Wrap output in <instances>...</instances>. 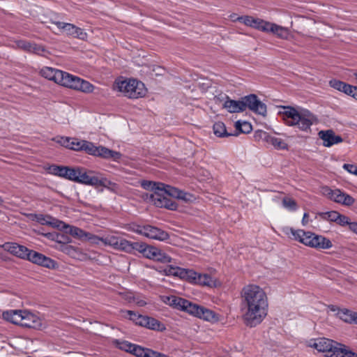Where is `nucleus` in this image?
<instances>
[{
    "label": "nucleus",
    "instance_id": "1",
    "mask_svg": "<svg viewBox=\"0 0 357 357\" xmlns=\"http://www.w3.org/2000/svg\"><path fill=\"white\" fill-rule=\"evenodd\" d=\"M241 305L244 324L250 328L260 324L268 314V297L264 290L258 285L250 284L241 290Z\"/></svg>",
    "mask_w": 357,
    "mask_h": 357
},
{
    "label": "nucleus",
    "instance_id": "2",
    "mask_svg": "<svg viewBox=\"0 0 357 357\" xmlns=\"http://www.w3.org/2000/svg\"><path fill=\"white\" fill-rule=\"evenodd\" d=\"M41 76L55 83L84 93H91L94 86L80 77L50 67H43L40 72Z\"/></svg>",
    "mask_w": 357,
    "mask_h": 357
},
{
    "label": "nucleus",
    "instance_id": "3",
    "mask_svg": "<svg viewBox=\"0 0 357 357\" xmlns=\"http://www.w3.org/2000/svg\"><path fill=\"white\" fill-rule=\"evenodd\" d=\"M283 111L280 112L287 126H295L300 130L307 132L315 121L314 116L309 111L299 112L295 108L287 106L282 107Z\"/></svg>",
    "mask_w": 357,
    "mask_h": 357
},
{
    "label": "nucleus",
    "instance_id": "4",
    "mask_svg": "<svg viewBox=\"0 0 357 357\" xmlns=\"http://www.w3.org/2000/svg\"><path fill=\"white\" fill-rule=\"evenodd\" d=\"M311 347L324 353L326 357H357V354L347 349L345 345L325 337L314 340Z\"/></svg>",
    "mask_w": 357,
    "mask_h": 357
},
{
    "label": "nucleus",
    "instance_id": "5",
    "mask_svg": "<svg viewBox=\"0 0 357 357\" xmlns=\"http://www.w3.org/2000/svg\"><path fill=\"white\" fill-rule=\"evenodd\" d=\"M114 89L129 98H139L144 96L146 89L144 84L135 79H117L114 82Z\"/></svg>",
    "mask_w": 357,
    "mask_h": 357
},
{
    "label": "nucleus",
    "instance_id": "6",
    "mask_svg": "<svg viewBox=\"0 0 357 357\" xmlns=\"http://www.w3.org/2000/svg\"><path fill=\"white\" fill-rule=\"evenodd\" d=\"M179 278L192 284L213 287L215 281L208 274H202L193 269L181 268Z\"/></svg>",
    "mask_w": 357,
    "mask_h": 357
},
{
    "label": "nucleus",
    "instance_id": "7",
    "mask_svg": "<svg viewBox=\"0 0 357 357\" xmlns=\"http://www.w3.org/2000/svg\"><path fill=\"white\" fill-rule=\"evenodd\" d=\"M165 302L177 310L187 312L195 317H197L201 306L185 298L175 296H167Z\"/></svg>",
    "mask_w": 357,
    "mask_h": 357
},
{
    "label": "nucleus",
    "instance_id": "8",
    "mask_svg": "<svg viewBox=\"0 0 357 357\" xmlns=\"http://www.w3.org/2000/svg\"><path fill=\"white\" fill-rule=\"evenodd\" d=\"M322 190L323 194L331 201L343 206H350L355 202L354 197L340 189H331L326 186Z\"/></svg>",
    "mask_w": 357,
    "mask_h": 357
},
{
    "label": "nucleus",
    "instance_id": "9",
    "mask_svg": "<svg viewBox=\"0 0 357 357\" xmlns=\"http://www.w3.org/2000/svg\"><path fill=\"white\" fill-rule=\"evenodd\" d=\"M89 150V155L100 157L104 159H112L114 161L117 162L121 158V153L120 152L111 150L105 146H96L93 143L91 144Z\"/></svg>",
    "mask_w": 357,
    "mask_h": 357
},
{
    "label": "nucleus",
    "instance_id": "10",
    "mask_svg": "<svg viewBox=\"0 0 357 357\" xmlns=\"http://www.w3.org/2000/svg\"><path fill=\"white\" fill-rule=\"evenodd\" d=\"M242 100L245 105V110L248 108L252 112L262 116L266 114V105L260 101L256 95L246 96Z\"/></svg>",
    "mask_w": 357,
    "mask_h": 357
},
{
    "label": "nucleus",
    "instance_id": "11",
    "mask_svg": "<svg viewBox=\"0 0 357 357\" xmlns=\"http://www.w3.org/2000/svg\"><path fill=\"white\" fill-rule=\"evenodd\" d=\"M255 137L259 140H262L263 142H267L268 144L272 145L277 150H285L288 149V145L284 140L281 138L272 136L266 131H256Z\"/></svg>",
    "mask_w": 357,
    "mask_h": 357
},
{
    "label": "nucleus",
    "instance_id": "12",
    "mask_svg": "<svg viewBox=\"0 0 357 357\" xmlns=\"http://www.w3.org/2000/svg\"><path fill=\"white\" fill-rule=\"evenodd\" d=\"M283 231L288 236L291 234L294 240L298 241L305 245L312 247V237L314 233L305 231L303 229H294L289 227L284 228Z\"/></svg>",
    "mask_w": 357,
    "mask_h": 357
},
{
    "label": "nucleus",
    "instance_id": "13",
    "mask_svg": "<svg viewBox=\"0 0 357 357\" xmlns=\"http://www.w3.org/2000/svg\"><path fill=\"white\" fill-rule=\"evenodd\" d=\"M81 184L93 186L95 188L102 187L105 181V177L100 172H95L90 171L89 173L84 170L82 176L81 177Z\"/></svg>",
    "mask_w": 357,
    "mask_h": 357
},
{
    "label": "nucleus",
    "instance_id": "14",
    "mask_svg": "<svg viewBox=\"0 0 357 357\" xmlns=\"http://www.w3.org/2000/svg\"><path fill=\"white\" fill-rule=\"evenodd\" d=\"M26 259L33 264H36L48 268H54L56 265L54 260L40 252L31 250H29Z\"/></svg>",
    "mask_w": 357,
    "mask_h": 357
},
{
    "label": "nucleus",
    "instance_id": "15",
    "mask_svg": "<svg viewBox=\"0 0 357 357\" xmlns=\"http://www.w3.org/2000/svg\"><path fill=\"white\" fill-rule=\"evenodd\" d=\"M20 326L26 328L40 329L42 327V320L36 314L28 310H23Z\"/></svg>",
    "mask_w": 357,
    "mask_h": 357
},
{
    "label": "nucleus",
    "instance_id": "16",
    "mask_svg": "<svg viewBox=\"0 0 357 357\" xmlns=\"http://www.w3.org/2000/svg\"><path fill=\"white\" fill-rule=\"evenodd\" d=\"M151 198L158 207H164L172 211L176 210L178 207V204L174 201L159 192H155L153 195H151Z\"/></svg>",
    "mask_w": 357,
    "mask_h": 357
},
{
    "label": "nucleus",
    "instance_id": "17",
    "mask_svg": "<svg viewBox=\"0 0 357 357\" xmlns=\"http://www.w3.org/2000/svg\"><path fill=\"white\" fill-rule=\"evenodd\" d=\"M162 192H164L167 195L185 202H189L192 198V195L191 194L164 183H162V186H160V189L159 190V192L161 193Z\"/></svg>",
    "mask_w": 357,
    "mask_h": 357
},
{
    "label": "nucleus",
    "instance_id": "18",
    "mask_svg": "<svg viewBox=\"0 0 357 357\" xmlns=\"http://www.w3.org/2000/svg\"><path fill=\"white\" fill-rule=\"evenodd\" d=\"M2 248L13 255L20 259H26L29 250L26 247L13 242L5 243Z\"/></svg>",
    "mask_w": 357,
    "mask_h": 357
},
{
    "label": "nucleus",
    "instance_id": "19",
    "mask_svg": "<svg viewBox=\"0 0 357 357\" xmlns=\"http://www.w3.org/2000/svg\"><path fill=\"white\" fill-rule=\"evenodd\" d=\"M318 135L319 138L323 140V145L326 147H331L343 141L342 138L340 135H336L332 130H321Z\"/></svg>",
    "mask_w": 357,
    "mask_h": 357
},
{
    "label": "nucleus",
    "instance_id": "20",
    "mask_svg": "<svg viewBox=\"0 0 357 357\" xmlns=\"http://www.w3.org/2000/svg\"><path fill=\"white\" fill-rule=\"evenodd\" d=\"M145 237L160 241H165L169 239V234L161 229L147 225L145 230Z\"/></svg>",
    "mask_w": 357,
    "mask_h": 357
},
{
    "label": "nucleus",
    "instance_id": "21",
    "mask_svg": "<svg viewBox=\"0 0 357 357\" xmlns=\"http://www.w3.org/2000/svg\"><path fill=\"white\" fill-rule=\"evenodd\" d=\"M333 247V243L331 240L324 236L314 234L312 241V248L317 250H326Z\"/></svg>",
    "mask_w": 357,
    "mask_h": 357
},
{
    "label": "nucleus",
    "instance_id": "22",
    "mask_svg": "<svg viewBox=\"0 0 357 357\" xmlns=\"http://www.w3.org/2000/svg\"><path fill=\"white\" fill-rule=\"evenodd\" d=\"M84 169L82 167H72L67 166L65 172L64 179L76 182L78 183H81L82 176Z\"/></svg>",
    "mask_w": 357,
    "mask_h": 357
},
{
    "label": "nucleus",
    "instance_id": "23",
    "mask_svg": "<svg viewBox=\"0 0 357 357\" xmlns=\"http://www.w3.org/2000/svg\"><path fill=\"white\" fill-rule=\"evenodd\" d=\"M223 107L229 113H238L245 111V105L243 100H234L229 99L228 96H227V100L225 101Z\"/></svg>",
    "mask_w": 357,
    "mask_h": 357
},
{
    "label": "nucleus",
    "instance_id": "24",
    "mask_svg": "<svg viewBox=\"0 0 357 357\" xmlns=\"http://www.w3.org/2000/svg\"><path fill=\"white\" fill-rule=\"evenodd\" d=\"M22 312L23 310H7L3 312L2 316L5 320L12 324L20 326Z\"/></svg>",
    "mask_w": 357,
    "mask_h": 357
},
{
    "label": "nucleus",
    "instance_id": "25",
    "mask_svg": "<svg viewBox=\"0 0 357 357\" xmlns=\"http://www.w3.org/2000/svg\"><path fill=\"white\" fill-rule=\"evenodd\" d=\"M199 319H204L206 321L215 323L219 321V316L214 311L200 306L199 314L197 317Z\"/></svg>",
    "mask_w": 357,
    "mask_h": 357
},
{
    "label": "nucleus",
    "instance_id": "26",
    "mask_svg": "<svg viewBox=\"0 0 357 357\" xmlns=\"http://www.w3.org/2000/svg\"><path fill=\"white\" fill-rule=\"evenodd\" d=\"M63 225V227H59V229L63 231L66 233L70 234L74 237H77L78 238H86L88 232L84 231L83 229L79 227L66 224L64 222Z\"/></svg>",
    "mask_w": 357,
    "mask_h": 357
},
{
    "label": "nucleus",
    "instance_id": "27",
    "mask_svg": "<svg viewBox=\"0 0 357 357\" xmlns=\"http://www.w3.org/2000/svg\"><path fill=\"white\" fill-rule=\"evenodd\" d=\"M92 142L86 140H78L76 138L71 137L69 149H72L76 151H84L89 153Z\"/></svg>",
    "mask_w": 357,
    "mask_h": 357
},
{
    "label": "nucleus",
    "instance_id": "28",
    "mask_svg": "<svg viewBox=\"0 0 357 357\" xmlns=\"http://www.w3.org/2000/svg\"><path fill=\"white\" fill-rule=\"evenodd\" d=\"M142 327L158 331H163L165 330V326L163 324L156 319L149 316L145 317L144 322L142 323Z\"/></svg>",
    "mask_w": 357,
    "mask_h": 357
},
{
    "label": "nucleus",
    "instance_id": "29",
    "mask_svg": "<svg viewBox=\"0 0 357 357\" xmlns=\"http://www.w3.org/2000/svg\"><path fill=\"white\" fill-rule=\"evenodd\" d=\"M268 33H272L282 39H287L289 35L288 28L270 22Z\"/></svg>",
    "mask_w": 357,
    "mask_h": 357
},
{
    "label": "nucleus",
    "instance_id": "30",
    "mask_svg": "<svg viewBox=\"0 0 357 357\" xmlns=\"http://www.w3.org/2000/svg\"><path fill=\"white\" fill-rule=\"evenodd\" d=\"M335 223L342 227L347 225L349 230L357 235V222H351L349 217L339 213Z\"/></svg>",
    "mask_w": 357,
    "mask_h": 357
},
{
    "label": "nucleus",
    "instance_id": "31",
    "mask_svg": "<svg viewBox=\"0 0 357 357\" xmlns=\"http://www.w3.org/2000/svg\"><path fill=\"white\" fill-rule=\"evenodd\" d=\"M39 223L43 225H51L53 227L59 229V227H63V222L57 219L53 218L50 215H40L37 218Z\"/></svg>",
    "mask_w": 357,
    "mask_h": 357
},
{
    "label": "nucleus",
    "instance_id": "32",
    "mask_svg": "<svg viewBox=\"0 0 357 357\" xmlns=\"http://www.w3.org/2000/svg\"><path fill=\"white\" fill-rule=\"evenodd\" d=\"M122 314L123 317L133 321L136 325L140 326H142V323L144 322L146 317L145 315H142L131 310H123L122 311Z\"/></svg>",
    "mask_w": 357,
    "mask_h": 357
},
{
    "label": "nucleus",
    "instance_id": "33",
    "mask_svg": "<svg viewBox=\"0 0 357 357\" xmlns=\"http://www.w3.org/2000/svg\"><path fill=\"white\" fill-rule=\"evenodd\" d=\"M340 319L347 323H355L357 324V312L344 308L339 310L338 312Z\"/></svg>",
    "mask_w": 357,
    "mask_h": 357
},
{
    "label": "nucleus",
    "instance_id": "34",
    "mask_svg": "<svg viewBox=\"0 0 357 357\" xmlns=\"http://www.w3.org/2000/svg\"><path fill=\"white\" fill-rule=\"evenodd\" d=\"M155 351L135 344L132 354L137 357H153Z\"/></svg>",
    "mask_w": 357,
    "mask_h": 357
},
{
    "label": "nucleus",
    "instance_id": "35",
    "mask_svg": "<svg viewBox=\"0 0 357 357\" xmlns=\"http://www.w3.org/2000/svg\"><path fill=\"white\" fill-rule=\"evenodd\" d=\"M66 167L67 166L52 165L47 167L45 170L50 174L64 178Z\"/></svg>",
    "mask_w": 357,
    "mask_h": 357
},
{
    "label": "nucleus",
    "instance_id": "36",
    "mask_svg": "<svg viewBox=\"0 0 357 357\" xmlns=\"http://www.w3.org/2000/svg\"><path fill=\"white\" fill-rule=\"evenodd\" d=\"M214 134L218 137H225L233 135L227 131L226 126L224 123L221 121L215 122L213 126Z\"/></svg>",
    "mask_w": 357,
    "mask_h": 357
},
{
    "label": "nucleus",
    "instance_id": "37",
    "mask_svg": "<svg viewBox=\"0 0 357 357\" xmlns=\"http://www.w3.org/2000/svg\"><path fill=\"white\" fill-rule=\"evenodd\" d=\"M113 342L118 349L131 354L132 353V349L135 346V344L131 343L127 340H114Z\"/></svg>",
    "mask_w": 357,
    "mask_h": 357
},
{
    "label": "nucleus",
    "instance_id": "38",
    "mask_svg": "<svg viewBox=\"0 0 357 357\" xmlns=\"http://www.w3.org/2000/svg\"><path fill=\"white\" fill-rule=\"evenodd\" d=\"M329 85L331 87L336 89L337 91H342V92L344 93L345 94H347L348 90L349 89L350 90V89H351L350 84H348L344 82H342L340 80L335 79H331L329 82Z\"/></svg>",
    "mask_w": 357,
    "mask_h": 357
},
{
    "label": "nucleus",
    "instance_id": "39",
    "mask_svg": "<svg viewBox=\"0 0 357 357\" xmlns=\"http://www.w3.org/2000/svg\"><path fill=\"white\" fill-rule=\"evenodd\" d=\"M59 29L63 30L66 34L73 36L74 31L76 30V26L62 22H54Z\"/></svg>",
    "mask_w": 357,
    "mask_h": 357
},
{
    "label": "nucleus",
    "instance_id": "40",
    "mask_svg": "<svg viewBox=\"0 0 357 357\" xmlns=\"http://www.w3.org/2000/svg\"><path fill=\"white\" fill-rule=\"evenodd\" d=\"M141 186L145 190H155V192H159L160 186H162V183L143 180L141 181Z\"/></svg>",
    "mask_w": 357,
    "mask_h": 357
},
{
    "label": "nucleus",
    "instance_id": "41",
    "mask_svg": "<svg viewBox=\"0 0 357 357\" xmlns=\"http://www.w3.org/2000/svg\"><path fill=\"white\" fill-rule=\"evenodd\" d=\"M339 212L336 211H330L327 212H319L318 213V215L325 221L336 222L337 216L338 215Z\"/></svg>",
    "mask_w": 357,
    "mask_h": 357
},
{
    "label": "nucleus",
    "instance_id": "42",
    "mask_svg": "<svg viewBox=\"0 0 357 357\" xmlns=\"http://www.w3.org/2000/svg\"><path fill=\"white\" fill-rule=\"evenodd\" d=\"M132 242L119 238L116 250L132 253Z\"/></svg>",
    "mask_w": 357,
    "mask_h": 357
},
{
    "label": "nucleus",
    "instance_id": "43",
    "mask_svg": "<svg viewBox=\"0 0 357 357\" xmlns=\"http://www.w3.org/2000/svg\"><path fill=\"white\" fill-rule=\"evenodd\" d=\"M270 22L259 18H255L252 28L268 33Z\"/></svg>",
    "mask_w": 357,
    "mask_h": 357
},
{
    "label": "nucleus",
    "instance_id": "44",
    "mask_svg": "<svg viewBox=\"0 0 357 357\" xmlns=\"http://www.w3.org/2000/svg\"><path fill=\"white\" fill-rule=\"evenodd\" d=\"M282 206L289 211H296L298 208L296 201L290 197H285L282 199Z\"/></svg>",
    "mask_w": 357,
    "mask_h": 357
},
{
    "label": "nucleus",
    "instance_id": "45",
    "mask_svg": "<svg viewBox=\"0 0 357 357\" xmlns=\"http://www.w3.org/2000/svg\"><path fill=\"white\" fill-rule=\"evenodd\" d=\"M235 127L236 130H239L243 133H249L252 130V125L247 121H237L235 123Z\"/></svg>",
    "mask_w": 357,
    "mask_h": 357
},
{
    "label": "nucleus",
    "instance_id": "46",
    "mask_svg": "<svg viewBox=\"0 0 357 357\" xmlns=\"http://www.w3.org/2000/svg\"><path fill=\"white\" fill-rule=\"evenodd\" d=\"M119 238L115 236H107L104 237L102 243L105 245H109L112 248L116 250Z\"/></svg>",
    "mask_w": 357,
    "mask_h": 357
},
{
    "label": "nucleus",
    "instance_id": "47",
    "mask_svg": "<svg viewBox=\"0 0 357 357\" xmlns=\"http://www.w3.org/2000/svg\"><path fill=\"white\" fill-rule=\"evenodd\" d=\"M157 257L154 260L160 261L161 263H169L172 261V257L162 252L161 250L158 248V250L156 253Z\"/></svg>",
    "mask_w": 357,
    "mask_h": 357
},
{
    "label": "nucleus",
    "instance_id": "48",
    "mask_svg": "<svg viewBox=\"0 0 357 357\" xmlns=\"http://www.w3.org/2000/svg\"><path fill=\"white\" fill-rule=\"evenodd\" d=\"M158 250V248L148 245L145 253L143 256L147 259L154 260L155 258L157 257L156 253Z\"/></svg>",
    "mask_w": 357,
    "mask_h": 357
},
{
    "label": "nucleus",
    "instance_id": "49",
    "mask_svg": "<svg viewBox=\"0 0 357 357\" xmlns=\"http://www.w3.org/2000/svg\"><path fill=\"white\" fill-rule=\"evenodd\" d=\"M51 236H47L49 238H51L52 240L55 241L57 243H62L63 245H65L66 243H68L69 242V237L68 236L60 234H56L54 236L49 234Z\"/></svg>",
    "mask_w": 357,
    "mask_h": 357
},
{
    "label": "nucleus",
    "instance_id": "50",
    "mask_svg": "<svg viewBox=\"0 0 357 357\" xmlns=\"http://www.w3.org/2000/svg\"><path fill=\"white\" fill-rule=\"evenodd\" d=\"M52 140L61 144V146L67 149H69L71 137L57 136L56 137H54Z\"/></svg>",
    "mask_w": 357,
    "mask_h": 357
},
{
    "label": "nucleus",
    "instance_id": "51",
    "mask_svg": "<svg viewBox=\"0 0 357 357\" xmlns=\"http://www.w3.org/2000/svg\"><path fill=\"white\" fill-rule=\"evenodd\" d=\"M148 245L142 242H132V253L136 250L142 253L143 255L145 253Z\"/></svg>",
    "mask_w": 357,
    "mask_h": 357
},
{
    "label": "nucleus",
    "instance_id": "52",
    "mask_svg": "<svg viewBox=\"0 0 357 357\" xmlns=\"http://www.w3.org/2000/svg\"><path fill=\"white\" fill-rule=\"evenodd\" d=\"M255 17L248 15H244L236 17V21H238L252 28Z\"/></svg>",
    "mask_w": 357,
    "mask_h": 357
},
{
    "label": "nucleus",
    "instance_id": "53",
    "mask_svg": "<svg viewBox=\"0 0 357 357\" xmlns=\"http://www.w3.org/2000/svg\"><path fill=\"white\" fill-rule=\"evenodd\" d=\"M180 269H181V267H178V266H169L164 270V272L166 275H169V276L172 275V276L179 278Z\"/></svg>",
    "mask_w": 357,
    "mask_h": 357
},
{
    "label": "nucleus",
    "instance_id": "54",
    "mask_svg": "<svg viewBox=\"0 0 357 357\" xmlns=\"http://www.w3.org/2000/svg\"><path fill=\"white\" fill-rule=\"evenodd\" d=\"M102 187H104L106 189H107L108 190L115 192V193L117 192V191L119 189V185L116 183H114V182L108 180L106 177H105V181L104 182V185Z\"/></svg>",
    "mask_w": 357,
    "mask_h": 357
},
{
    "label": "nucleus",
    "instance_id": "55",
    "mask_svg": "<svg viewBox=\"0 0 357 357\" xmlns=\"http://www.w3.org/2000/svg\"><path fill=\"white\" fill-rule=\"evenodd\" d=\"M61 250L64 253L70 256H74L75 254L77 253L76 248L73 245H68V243L61 245Z\"/></svg>",
    "mask_w": 357,
    "mask_h": 357
},
{
    "label": "nucleus",
    "instance_id": "56",
    "mask_svg": "<svg viewBox=\"0 0 357 357\" xmlns=\"http://www.w3.org/2000/svg\"><path fill=\"white\" fill-rule=\"evenodd\" d=\"M130 229L138 234L145 236V230L146 229V225H133Z\"/></svg>",
    "mask_w": 357,
    "mask_h": 357
},
{
    "label": "nucleus",
    "instance_id": "57",
    "mask_svg": "<svg viewBox=\"0 0 357 357\" xmlns=\"http://www.w3.org/2000/svg\"><path fill=\"white\" fill-rule=\"evenodd\" d=\"M86 238L92 243L99 244L100 243H102L104 237H99L96 235L88 232Z\"/></svg>",
    "mask_w": 357,
    "mask_h": 357
},
{
    "label": "nucleus",
    "instance_id": "58",
    "mask_svg": "<svg viewBox=\"0 0 357 357\" xmlns=\"http://www.w3.org/2000/svg\"><path fill=\"white\" fill-rule=\"evenodd\" d=\"M31 43L25 41V40H18L17 41V46L20 49H22L26 52H30L31 48Z\"/></svg>",
    "mask_w": 357,
    "mask_h": 357
},
{
    "label": "nucleus",
    "instance_id": "59",
    "mask_svg": "<svg viewBox=\"0 0 357 357\" xmlns=\"http://www.w3.org/2000/svg\"><path fill=\"white\" fill-rule=\"evenodd\" d=\"M73 36L79 39L84 40L86 38L87 34L82 29L76 26V30L74 31Z\"/></svg>",
    "mask_w": 357,
    "mask_h": 357
},
{
    "label": "nucleus",
    "instance_id": "60",
    "mask_svg": "<svg viewBox=\"0 0 357 357\" xmlns=\"http://www.w3.org/2000/svg\"><path fill=\"white\" fill-rule=\"evenodd\" d=\"M343 169L349 173L357 176V166L353 164H344Z\"/></svg>",
    "mask_w": 357,
    "mask_h": 357
},
{
    "label": "nucleus",
    "instance_id": "61",
    "mask_svg": "<svg viewBox=\"0 0 357 357\" xmlns=\"http://www.w3.org/2000/svg\"><path fill=\"white\" fill-rule=\"evenodd\" d=\"M347 95L351 96L357 100V86L351 85L350 91L349 89L348 90Z\"/></svg>",
    "mask_w": 357,
    "mask_h": 357
},
{
    "label": "nucleus",
    "instance_id": "62",
    "mask_svg": "<svg viewBox=\"0 0 357 357\" xmlns=\"http://www.w3.org/2000/svg\"><path fill=\"white\" fill-rule=\"evenodd\" d=\"M40 51H43V50L38 45L32 43L31 48L29 52L39 54Z\"/></svg>",
    "mask_w": 357,
    "mask_h": 357
},
{
    "label": "nucleus",
    "instance_id": "63",
    "mask_svg": "<svg viewBox=\"0 0 357 357\" xmlns=\"http://www.w3.org/2000/svg\"><path fill=\"white\" fill-rule=\"evenodd\" d=\"M308 217H309V215H308L307 213H305L303 214V219H302V225L303 226L306 225L308 223V222H309Z\"/></svg>",
    "mask_w": 357,
    "mask_h": 357
},
{
    "label": "nucleus",
    "instance_id": "64",
    "mask_svg": "<svg viewBox=\"0 0 357 357\" xmlns=\"http://www.w3.org/2000/svg\"><path fill=\"white\" fill-rule=\"evenodd\" d=\"M137 303L138 305H139L141 307L144 306L146 304V303L144 301H143V300H140V301H137Z\"/></svg>",
    "mask_w": 357,
    "mask_h": 357
}]
</instances>
